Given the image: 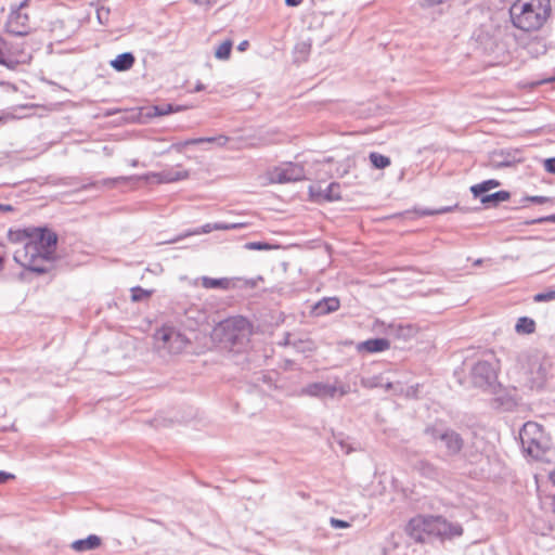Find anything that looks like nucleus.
Returning <instances> with one entry per match:
<instances>
[{
    "label": "nucleus",
    "mask_w": 555,
    "mask_h": 555,
    "mask_svg": "<svg viewBox=\"0 0 555 555\" xmlns=\"http://www.w3.org/2000/svg\"><path fill=\"white\" fill-rule=\"evenodd\" d=\"M408 531L416 542L427 543L434 540H452L463 534L460 524L449 522L441 516H429L412 519L408 525Z\"/></svg>",
    "instance_id": "f257e3e1"
},
{
    "label": "nucleus",
    "mask_w": 555,
    "mask_h": 555,
    "mask_svg": "<svg viewBox=\"0 0 555 555\" xmlns=\"http://www.w3.org/2000/svg\"><path fill=\"white\" fill-rule=\"evenodd\" d=\"M513 25L524 31L540 29L551 14L550 0H517L508 8Z\"/></svg>",
    "instance_id": "f03ea898"
},
{
    "label": "nucleus",
    "mask_w": 555,
    "mask_h": 555,
    "mask_svg": "<svg viewBox=\"0 0 555 555\" xmlns=\"http://www.w3.org/2000/svg\"><path fill=\"white\" fill-rule=\"evenodd\" d=\"M519 441L524 453L533 460H543L550 449L551 440L543 426L534 421H528L519 430Z\"/></svg>",
    "instance_id": "7ed1b4c3"
},
{
    "label": "nucleus",
    "mask_w": 555,
    "mask_h": 555,
    "mask_svg": "<svg viewBox=\"0 0 555 555\" xmlns=\"http://www.w3.org/2000/svg\"><path fill=\"white\" fill-rule=\"evenodd\" d=\"M215 334L224 343L242 346L248 341L251 334L250 323L244 317H233L220 322Z\"/></svg>",
    "instance_id": "20e7f679"
},
{
    "label": "nucleus",
    "mask_w": 555,
    "mask_h": 555,
    "mask_svg": "<svg viewBox=\"0 0 555 555\" xmlns=\"http://www.w3.org/2000/svg\"><path fill=\"white\" fill-rule=\"evenodd\" d=\"M14 260L27 270L44 273L48 268L44 263L50 262L52 258L40 251V246L31 240L25 242L24 246L14 253Z\"/></svg>",
    "instance_id": "39448f33"
},
{
    "label": "nucleus",
    "mask_w": 555,
    "mask_h": 555,
    "mask_svg": "<svg viewBox=\"0 0 555 555\" xmlns=\"http://www.w3.org/2000/svg\"><path fill=\"white\" fill-rule=\"evenodd\" d=\"M188 339L173 327H162L154 334V346L164 354H178L184 350Z\"/></svg>",
    "instance_id": "423d86ee"
},
{
    "label": "nucleus",
    "mask_w": 555,
    "mask_h": 555,
    "mask_svg": "<svg viewBox=\"0 0 555 555\" xmlns=\"http://www.w3.org/2000/svg\"><path fill=\"white\" fill-rule=\"evenodd\" d=\"M350 386L346 383L335 380L334 383L318 382L307 385L301 392L320 399H337L350 392Z\"/></svg>",
    "instance_id": "0eeeda50"
},
{
    "label": "nucleus",
    "mask_w": 555,
    "mask_h": 555,
    "mask_svg": "<svg viewBox=\"0 0 555 555\" xmlns=\"http://www.w3.org/2000/svg\"><path fill=\"white\" fill-rule=\"evenodd\" d=\"M306 172L304 166L297 163H283L270 169L266 179L269 183H289L304 180Z\"/></svg>",
    "instance_id": "6e6552de"
},
{
    "label": "nucleus",
    "mask_w": 555,
    "mask_h": 555,
    "mask_svg": "<svg viewBox=\"0 0 555 555\" xmlns=\"http://www.w3.org/2000/svg\"><path fill=\"white\" fill-rule=\"evenodd\" d=\"M30 240L35 242L36 245L38 244V246H40L41 253L53 258L57 242V236L54 232L42 228H33L30 231Z\"/></svg>",
    "instance_id": "1a4fd4ad"
},
{
    "label": "nucleus",
    "mask_w": 555,
    "mask_h": 555,
    "mask_svg": "<svg viewBox=\"0 0 555 555\" xmlns=\"http://www.w3.org/2000/svg\"><path fill=\"white\" fill-rule=\"evenodd\" d=\"M426 433L430 434L434 439H439L443 442L448 453L451 455L459 453L463 447L461 436L454 430L442 431L437 428H427Z\"/></svg>",
    "instance_id": "9d476101"
},
{
    "label": "nucleus",
    "mask_w": 555,
    "mask_h": 555,
    "mask_svg": "<svg viewBox=\"0 0 555 555\" xmlns=\"http://www.w3.org/2000/svg\"><path fill=\"white\" fill-rule=\"evenodd\" d=\"M189 177V171L182 169L181 166L177 168L165 169L160 172H150L138 177L139 179L150 180L155 179L158 183H171L180 180H184Z\"/></svg>",
    "instance_id": "9b49d317"
},
{
    "label": "nucleus",
    "mask_w": 555,
    "mask_h": 555,
    "mask_svg": "<svg viewBox=\"0 0 555 555\" xmlns=\"http://www.w3.org/2000/svg\"><path fill=\"white\" fill-rule=\"evenodd\" d=\"M7 31L14 36H26L29 33L28 16L20 11L12 12L5 25Z\"/></svg>",
    "instance_id": "f8f14e48"
},
{
    "label": "nucleus",
    "mask_w": 555,
    "mask_h": 555,
    "mask_svg": "<svg viewBox=\"0 0 555 555\" xmlns=\"http://www.w3.org/2000/svg\"><path fill=\"white\" fill-rule=\"evenodd\" d=\"M494 482L507 481L512 478L511 469L498 457H488V479Z\"/></svg>",
    "instance_id": "ddd939ff"
},
{
    "label": "nucleus",
    "mask_w": 555,
    "mask_h": 555,
    "mask_svg": "<svg viewBox=\"0 0 555 555\" xmlns=\"http://www.w3.org/2000/svg\"><path fill=\"white\" fill-rule=\"evenodd\" d=\"M517 160V153L505 150H493L488 154V166L494 168L508 167Z\"/></svg>",
    "instance_id": "4468645a"
},
{
    "label": "nucleus",
    "mask_w": 555,
    "mask_h": 555,
    "mask_svg": "<svg viewBox=\"0 0 555 555\" xmlns=\"http://www.w3.org/2000/svg\"><path fill=\"white\" fill-rule=\"evenodd\" d=\"M26 61V56H17L11 51L9 42L0 37V64L7 66L10 69L16 68V66Z\"/></svg>",
    "instance_id": "2eb2a0df"
},
{
    "label": "nucleus",
    "mask_w": 555,
    "mask_h": 555,
    "mask_svg": "<svg viewBox=\"0 0 555 555\" xmlns=\"http://www.w3.org/2000/svg\"><path fill=\"white\" fill-rule=\"evenodd\" d=\"M362 384L369 388L380 387L385 390H393V392H402L403 386L399 382H392L385 375H377L362 379Z\"/></svg>",
    "instance_id": "dca6fc26"
},
{
    "label": "nucleus",
    "mask_w": 555,
    "mask_h": 555,
    "mask_svg": "<svg viewBox=\"0 0 555 555\" xmlns=\"http://www.w3.org/2000/svg\"><path fill=\"white\" fill-rule=\"evenodd\" d=\"M339 300L336 297H327L323 298L322 300L318 301L313 308L312 312L315 315H325L328 313H332L339 309Z\"/></svg>",
    "instance_id": "f3484780"
},
{
    "label": "nucleus",
    "mask_w": 555,
    "mask_h": 555,
    "mask_svg": "<svg viewBox=\"0 0 555 555\" xmlns=\"http://www.w3.org/2000/svg\"><path fill=\"white\" fill-rule=\"evenodd\" d=\"M390 343L386 338H372L362 341L358 345L359 351H365L369 353L380 352L389 349Z\"/></svg>",
    "instance_id": "a211bd4d"
},
{
    "label": "nucleus",
    "mask_w": 555,
    "mask_h": 555,
    "mask_svg": "<svg viewBox=\"0 0 555 555\" xmlns=\"http://www.w3.org/2000/svg\"><path fill=\"white\" fill-rule=\"evenodd\" d=\"M101 538L95 534H90L86 539H79L72 543V548L76 552L82 553L92 551L101 545Z\"/></svg>",
    "instance_id": "6ab92c4d"
},
{
    "label": "nucleus",
    "mask_w": 555,
    "mask_h": 555,
    "mask_svg": "<svg viewBox=\"0 0 555 555\" xmlns=\"http://www.w3.org/2000/svg\"><path fill=\"white\" fill-rule=\"evenodd\" d=\"M133 63H134L133 54L130 52H125V53L117 55L116 59L112 60L109 64L114 69H116L118 72H124V70L130 69L132 67Z\"/></svg>",
    "instance_id": "aec40b11"
},
{
    "label": "nucleus",
    "mask_w": 555,
    "mask_h": 555,
    "mask_svg": "<svg viewBox=\"0 0 555 555\" xmlns=\"http://www.w3.org/2000/svg\"><path fill=\"white\" fill-rule=\"evenodd\" d=\"M202 286L204 288H221V289H228L231 285V280L228 278H221V279H212L208 276H202L201 278Z\"/></svg>",
    "instance_id": "412c9836"
},
{
    "label": "nucleus",
    "mask_w": 555,
    "mask_h": 555,
    "mask_svg": "<svg viewBox=\"0 0 555 555\" xmlns=\"http://www.w3.org/2000/svg\"><path fill=\"white\" fill-rule=\"evenodd\" d=\"M319 195L328 202L338 201L341 197L340 184L336 182L330 183L324 190L319 192Z\"/></svg>",
    "instance_id": "4be33fe9"
},
{
    "label": "nucleus",
    "mask_w": 555,
    "mask_h": 555,
    "mask_svg": "<svg viewBox=\"0 0 555 555\" xmlns=\"http://www.w3.org/2000/svg\"><path fill=\"white\" fill-rule=\"evenodd\" d=\"M473 383L482 387L486 384V362H478L472 369Z\"/></svg>",
    "instance_id": "5701e85b"
},
{
    "label": "nucleus",
    "mask_w": 555,
    "mask_h": 555,
    "mask_svg": "<svg viewBox=\"0 0 555 555\" xmlns=\"http://www.w3.org/2000/svg\"><path fill=\"white\" fill-rule=\"evenodd\" d=\"M515 330L518 334H532L535 331V322L530 318L521 317L518 319Z\"/></svg>",
    "instance_id": "b1692460"
},
{
    "label": "nucleus",
    "mask_w": 555,
    "mask_h": 555,
    "mask_svg": "<svg viewBox=\"0 0 555 555\" xmlns=\"http://www.w3.org/2000/svg\"><path fill=\"white\" fill-rule=\"evenodd\" d=\"M370 162L372 166L376 169H384L390 165V158L382 155L377 152H371L369 154Z\"/></svg>",
    "instance_id": "393cba45"
},
{
    "label": "nucleus",
    "mask_w": 555,
    "mask_h": 555,
    "mask_svg": "<svg viewBox=\"0 0 555 555\" xmlns=\"http://www.w3.org/2000/svg\"><path fill=\"white\" fill-rule=\"evenodd\" d=\"M232 46H233V43L230 39L221 42L215 50L216 59L221 60V61L228 60L231 55Z\"/></svg>",
    "instance_id": "a878e982"
},
{
    "label": "nucleus",
    "mask_w": 555,
    "mask_h": 555,
    "mask_svg": "<svg viewBox=\"0 0 555 555\" xmlns=\"http://www.w3.org/2000/svg\"><path fill=\"white\" fill-rule=\"evenodd\" d=\"M511 193L507 191H498L494 193H488V207L489 206H498L502 202H506L509 199Z\"/></svg>",
    "instance_id": "bb28decb"
},
{
    "label": "nucleus",
    "mask_w": 555,
    "mask_h": 555,
    "mask_svg": "<svg viewBox=\"0 0 555 555\" xmlns=\"http://www.w3.org/2000/svg\"><path fill=\"white\" fill-rule=\"evenodd\" d=\"M138 179V177H117V178H108L104 179L101 182H92L89 184V186H96L99 184H102L103 186L113 188L119 182H126L128 180ZM88 185H85L83 189H87Z\"/></svg>",
    "instance_id": "cd10ccee"
},
{
    "label": "nucleus",
    "mask_w": 555,
    "mask_h": 555,
    "mask_svg": "<svg viewBox=\"0 0 555 555\" xmlns=\"http://www.w3.org/2000/svg\"><path fill=\"white\" fill-rule=\"evenodd\" d=\"M30 231L31 229L16 231L10 230L8 237L12 243L27 242L30 240Z\"/></svg>",
    "instance_id": "c85d7f7f"
},
{
    "label": "nucleus",
    "mask_w": 555,
    "mask_h": 555,
    "mask_svg": "<svg viewBox=\"0 0 555 555\" xmlns=\"http://www.w3.org/2000/svg\"><path fill=\"white\" fill-rule=\"evenodd\" d=\"M131 292V300L134 302L147 299L152 295V291L144 289L140 286L132 287Z\"/></svg>",
    "instance_id": "c756f323"
},
{
    "label": "nucleus",
    "mask_w": 555,
    "mask_h": 555,
    "mask_svg": "<svg viewBox=\"0 0 555 555\" xmlns=\"http://www.w3.org/2000/svg\"><path fill=\"white\" fill-rule=\"evenodd\" d=\"M180 106H173L172 104L156 105L153 107L155 116H165L173 112L180 111Z\"/></svg>",
    "instance_id": "7c9ffc66"
},
{
    "label": "nucleus",
    "mask_w": 555,
    "mask_h": 555,
    "mask_svg": "<svg viewBox=\"0 0 555 555\" xmlns=\"http://www.w3.org/2000/svg\"><path fill=\"white\" fill-rule=\"evenodd\" d=\"M494 363L490 362L488 360V375H487V378H488V389L490 387H492L491 383H490V379H491V375L494 376V378L498 377V373L501 371V364H500V360L499 359H494Z\"/></svg>",
    "instance_id": "2f4dec72"
},
{
    "label": "nucleus",
    "mask_w": 555,
    "mask_h": 555,
    "mask_svg": "<svg viewBox=\"0 0 555 555\" xmlns=\"http://www.w3.org/2000/svg\"><path fill=\"white\" fill-rule=\"evenodd\" d=\"M274 247L267 242H248L244 245V248L247 250H270Z\"/></svg>",
    "instance_id": "473e14b6"
},
{
    "label": "nucleus",
    "mask_w": 555,
    "mask_h": 555,
    "mask_svg": "<svg viewBox=\"0 0 555 555\" xmlns=\"http://www.w3.org/2000/svg\"><path fill=\"white\" fill-rule=\"evenodd\" d=\"M475 197H479L482 204H486V181H482L470 188Z\"/></svg>",
    "instance_id": "72a5a7b5"
},
{
    "label": "nucleus",
    "mask_w": 555,
    "mask_h": 555,
    "mask_svg": "<svg viewBox=\"0 0 555 555\" xmlns=\"http://www.w3.org/2000/svg\"><path fill=\"white\" fill-rule=\"evenodd\" d=\"M333 439H334V442L339 444L341 451H344L345 453L348 454L353 450V448L348 442V438L343 437L341 434L334 435Z\"/></svg>",
    "instance_id": "f704fd0d"
},
{
    "label": "nucleus",
    "mask_w": 555,
    "mask_h": 555,
    "mask_svg": "<svg viewBox=\"0 0 555 555\" xmlns=\"http://www.w3.org/2000/svg\"><path fill=\"white\" fill-rule=\"evenodd\" d=\"M533 300L535 302H543V301H553L555 300V291H546L542 293H538L533 296Z\"/></svg>",
    "instance_id": "c9c22d12"
},
{
    "label": "nucleus",
    "mask_w": 555,
    "mask_h": 555,
    "mask_svg": "<svg viewBox=\"0 0 555 555\" xmlns=\"http://www.w3.org/2000/svg\"><path fill=\"white\" fill-rule=\"evenodd\" d=\"M201 140H203V143H216L218 146H224L228 143L229 138L225 135H218V137H205V138H201Z\"/></svg>",
    "instance_id": "e433bc0d"
},
{
    "label": "nucleus",
    "mask_w": 555,
    "mask_h": 555,
    "mask_svg": "<svg viewBox=\"0 0 555 555\" xmlns=\"http://www.w3.org/2000/svg\"><path fill=\"white\" fill-rule=\"evenodd\" d=\"M215 223H206L199 229H196L192 232H188L186 235H197V234H206L210 233L211 231H215Z\"/></svg>",
    "instance_id": "4c0bfd02"
},
{
    "label": "nucleus",
    "mask_w": 555,
    "mask_h": 555,
    "mask_svg": "<svg viewBox=\"0 0 555 555\" xmlns=\"http://www.w3.org/2000/svg\"><path fill=\"white\" fill-rule=\"evenodd\" d=\"M330 524L335 529H345L350 527V524L348 521L334 517L330 519Z\"/></svg>",
    "instance_id": "58836bf2"
},
{
    "label": "nucleus",
    "mask_w": 555,
    "mask_h": 555,
    "mask_svg": "<svg viewBox=\"0 0 555 555\" xmlns=\"http://www.w3.org/2000/svg\"><path fill=\"white\" fill-rule=\"evenodd\" d=\"M418 387V385L409 386L405 390L403 389L402 392L398 391L397 393H404L408 398H415L417 396Z\"/></svg>",
    "instance_id": "ea45409f"
},
{
    "label": "nucleus",
    "mask_w": 555,
    "mask_h": 555,
    "mask_svg": "<svg viewBox=\"0 0 555 555\" xmlns=\"http://www.w3.org/2000/svg\"><path fill=\"white\" fill-rule=\"evenodd\" d=\"M530 51L531 52H537V53H545L546 51V48L544 44H541L540 42H532L530 44Z\"/></svg>",
    "instance_id": "a19ab883"
},
{
    "label": "nucleus",
    "mask_w": 555,
    "mask_h": 555,
    "mask_svg": "<svg viewBox=\"0 0 555 555\" xmlns=\"http://www.w3.org/2000/svg\"><path fill=\"white\" fill-rule=\"evenodd\" d=\"M545 170L555 173V158H547L544 162Z\"/></svg>",
    "instance_id": "79ce46f5"
},
{
    "label": "nucleus",
    "mask_w": 555,
    "mask_h": 555,
    "mask_svg": "<svg viewBox=\"0 0 555 555\" xmlns=\"http://www.w3.org/2000/svg\"><path fill=\"white\" fill-rule=\"evenodd\" d=\"M14 478L15 476L13 474L0 470V485H3Z\"/></svg>",
    "instance_id": "37998d69"
},
{
    "label": "nucleus",
    "mask_w": 555,
    "mask_h": 555,
    "mask_svg": "<svg viewBox=\"0 0 555 555\" xmlns=\"http://www.w3.org/2000/svg\"><path fill=\"white\" fill-rule=\"evenodd\" d=\"M527 199L531 201L533 203H537V204H543L548 201V198L544 197V196H530V197H527Z\"/></svg>",
    "instance_id": "c03bdc74"
},
{
    "label": "nucleus",
    "mask_w": 555,
    "mask_h": 555,
    "mask_svg": "<svg viewBox=\"0 0 555 555\" xmlns=\"http://www.w3.org/2000/svg\"><path fill=\"white\" fill-rule=\"evenodd\" d=\"M215 229H216V230L228 231V230H230V223H225V222H216V223H215Z\"/></svg>",
    "instance_id": "a18cd8bd"
},
{
    "label": "nucleus",
    "mask_w": 555,
    "mask_h": 555,
    "mask_svg": "<svg viewBox=\"0 0 555 555\" xmlns=\"http://www.w3.org/2000/svg\"><path fill=\"white\" fill-rule=\"evenodd\" d=\"M188 146L186 140L183 142H178L171 145V149H175L178 152H182V150Z\"/></svg>",
    "instance_id": "49530a36"
},
{
    "label": "nucleus",
    "mask_w": 555,
    "mask_h": 555,
    "mask_svg": "<svg viewBox=\"0 0 555 555\" xmlns=\"http://www.w3.org/2000/svg\"><path fill=\"white\" fill-rule=\"evenodd\" d=\"M500 185V182L494 179H488V192L494 188H498Z\"/></svg>",
    "instance_id": "de8ad7c7"
},
{
    "label": "nucleus",
    "mask_w": 555,
    "mask_h": 555,
    "mask_svg": "<svg viewBox=\"0 0 555 555\" xmlns=\"http://www.w3.org/2000/svg\"><path fill=\"white\" fill-rule=\"evenodd\" d=\"M535 222H538V223H542V222H555V215L547 216V217H544V218H540V219H538Z\"/></svg>",
    "instance_id": "09e8293b"
},
{
    "label": "nucleus",
    "mask_w": 555,
    "mask_h": 555,
    "mask_svg": "<svg viewBox=\"0 0 555 555\" xmlns=\"http://www.w3.org/2000/svg\"><path fill=\"white\" fill-rule=\"evenodd\" d=\"M302 0H285L286 5L288 7H298Z\"/></svg>",
    "instance_id": "8fccbe9b"
},
{
    "label": "nucleus",
    "mask_w": 555,
    "mask_h": 555,
    "mask_svg": "<svg viewBox=\"0 0 555 555\" xmlns=\"http://www.w3.org/2000/svg\"><path fill=\"white\" fill-rule=\"evenodd\" d=\"M248 46H249L248 41L244 40V41L240 42V44L237 46V50L243 52L248 48Z\"/></svg>",
    "instance_id": "3c124183"
},
{
    "label": "nucleus",
    "mask_w": 555,
    "mask_h": 555,
    "mask_svg": "<svg viewBox=\"0 0 555 555\" xmlns=\"http://www.w3.org/2000/svg\"><path fill=\"white\" fill-rule=\"evenodd\" d=\"M12 210H13V207L11 205L0 204V212H8V211H12Z\"/></svg>",
    "instance_id": "603ef678"
},
{
    "label": "nucleus",
    "mask_w": 555,
    "mask_h": 555,
    "mask_svg": "<svg viewBox=\"0 0 555 555\" xmlns=\"http://www.w3.org/2000/svg\"><path fill=\"white\" fill-rule=\"evenodd\" d=\"M186 143H188V145H190V144H201V143H203V140H201V138H194V139L186 140Z\"/></svg>",
    "instance_id": "864d4df0"
},
{
    "label": "nucleus",
    "mask_w": 555,
    "mask_h": 555,
    "mask_svg": "<svg viewBox=\"0 0 555 555\" xmlns=\"http://www.w3.org/2000/svg\"><path fill=\"white\" fill-rule=\"evenodd\" d=\"M245 223H230V230L244 228Z\"/></svg>",
    "instance_id": "5fc2aeb1"
},
{
    "label": "nucleus",
    "mask_w": 555,
    "mask_h": 555,
    "mask_svg": "<svg viewBox=\"0 0 555 555\" xmlns=\"http://www.w3.org/2000/svg\"><path fill=\"white\" fill-rule=\"evenodd\" d=\"M9 429H13V430L15 429V428H14V423H11L10 425L4 424V425L1 427V430H2V431L9 430Z\"/></svg>",
    "instance_id": "6e6d98bb"
},
{
    "label": "nucleus",
    "mask_w": 555,
    "mask_h": 555,
    "mask_svg": "<svg viewBox=\"0 0 555 555\" xmlns=\"http://www.w3.org/2000/svg\"><path fill=\"white\" fill-rule=\"evenodd\" d=\"M205 89V86L202 83V82H198L195 88H194V92H199L202 90Z\"/></svg>",
    "instance_id": "4d7b16f0"
},
{
    "label": "nucleus",
    "mask_w": 555,
    "mask_h": 555,
    "mask_svg": "<svg viewBox=\"0 0 555 555\" xmlns=\"http://www.w3.org/2000/svg\"><path fill=\"white\" fill-rule=\"evenodd\" d=\"M548 479L555 486V468L550 473Z\"/></svg>",
    "instance_id": "13d9d810"
},
{
    "label": "nucleus",
    "mask_w": 555,
    "mask_h": 555,
    "mask_svg": "<svg viewBox=\"0 0 555 555\" xmlns=\"http://www.w3.org/2000/svg\"><path fill=\"white\" fill-rule=\"evenodd\" d=\"M552 81H555V76L551 77L548 79H544L542 81H539V82H537V85H541V83H545V82H552Z\"/></svg>",
    "instance_id": "bf43d9fd"
},
{
    "label": "nucleus",
    "mask_w": 555,
    "mask_h": 555,
    "mask_svg": "<svg viewBox=\"0 0 555 555\" xmlns=\"http://www.w3.org/2000/svg\"><path fill=\"white\" fill-rule=\"evenodd\" d=\"M158 420H159V418H153V420H151V421H150V425H151V426H154V427H157L156 422H157Z\"/></svg>",
    "instance_id": "052dcab7"
},
{
    "label": "nucleus",
    "mask_w": 555,
    "mask_h": 555,
    "mask_svg": "<svg viewBox=\"0 0 555 555\" xmlns=\"http://www.w3.org/2000/svg\"><path fill=\"white\" fill-rule=\"evenodd\" d=\"M421 214H422L423 216H427V215H433V214H434V211H430V210H423Z\"/></svg>",
    "instance_id": "680f3d73"
},
{
    "label": "nucleus",
    "mask_w": 555,
    "mask_h": 555,
    "mask_svg": "<svg viewBox=\"0 0 555 555\" xmlns=\"http://www.w3.org/2000/svg\"><path fill=\"white\" fill-rule=\"evenodd\" d=\"M130 165H131L132 167L138 166V160H137V159H132V160L130 162Z\"/></svg>",
    "instance_id": "e2e57ef3"
},
{
    "label": "nucleus",
    "mask_w": 555,
    "mask_h": 555,
    "mask_svg": "<svg viewBox=\"0 0 555 555\" xmlns=\"http://www.w3.org/2000/svg\"><path fill=\"white\" fill-rule=\"evenodd\" d=\"M184 236H188L186 234H184L183 236H178V241L181 240V237H184Z\"/></svg>",
    "instance_id": "0e129e2a"
},
{
    "label": "nucleus",
    "mask_w": 555,
    "mask_h": 555,
    "mask_svg": "<svg viewBox=\"0 0 555 555\" xmlns=\"http://www.w3.org/2000/svg\"><path fill=\"white\" fill-rule=\"evenodd\" d=\"M554 512H555V500H554Z\"/></svg>",
    "instance_id": "69168bd1"
}]
</instances>
